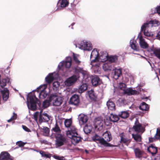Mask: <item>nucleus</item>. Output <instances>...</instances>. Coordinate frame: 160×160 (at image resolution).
<instances>
[{
    "label": "nucleus",
    "mask_w": 160,
    "mask_h": 160,
    "mask_svg": "<svg viewBox=\"0 0 160 160\" xmlns=\"http://www.w3.org/2000/svg\"><path fill=\"white\" fill-rule=\"evenodd\" d=\"M26 144L22 141H19L16 142V145L18 146L19 147H23Z\"/></svg>",
    "instance_id": "nucleus-54"
},
{
    "label": "nucleus",
    "mask_w": 160,
    "mask_h": 160,
    "mask_svg": "<svg viewBox=\"0 0 160 160\" xmlns=\"http://www.w3.org/2000/svg\"><path fill=\"white\" fill-rule=\"evenodd\" d=\"M2 95L3 100L6 101L9 97V90L7 88H5L3 90L1 91Z\"/></svg>",
    "instance_id": "nucleus-15"
},
{
    "label": "nucleus",
    "mask_w": 160,
    "mask_h": 160,
    "mask_svg": "<svg viewBox=\"0 0 160 160\" xmlns=\"http://www.w3.org/2000/svg\"><path fill=\"white\" fill-rule=\"evenodd\" d=\"M132 129L135 132L138 133H140L141 134L145 131L144 128H143L142 124L139 123L138 119H136L134 125L132 127Z\"/></svg>",
    "instance_id": "nucleus-4"
},
{
    "label": "nucleus",
    "mask_w": 160,
    "mask_h": 160,
    "mask_svg": "<svg viewBox=\"0 0 160 160\" xmlns=\"http://www.w3.org/2000/svg\"><path fill=\"white\" fill-rule=\"evenodd\" d=\"M134 151L136 157L138 158L142 157L144 153V151L140 150L138 148H134Z\"/></svg>",
    "instance_id": "nucleus-16"
},
{
    "label": "nucleus",
    "mask_w": 160,
    "mask_h": 160,
    "mask_svg": "<svg viewBox=\"0 0 160 160\" xmlns=\"http://www.w3.org/2000/svg\"><path fill=\"white\" fill-rule=\"evenodd\" d=\"M145 24H148V27H152L153 26L156 27L158 26L159 24V23L158 20H150L149 22H148Z\"/></svg>",
    "instance_id": "nucleus-24"
},
{
    "label": "nucleus",
    "mask_w": 160,
    "mask_h": 160,
    "mask_svg": "<svg viewBox=\"0 0 160 160\" xmlns=\"http://www.w3.org/2000/svg\"><path fill=\"white\" fill-rule=\"evenodd\" d=\"M79 78V77H78L76 75H73L67 79L65 81V84L68 86H70L75 83Z\"/></svg>",
    "instance_id": "nucleus-7"
},
{
    "label": "nucleus",
    "mask_w": 160,
    "mask_h": 160,
    "mask_svg": "<svg viewBox=\"0 0 160 160\" xmlns=\"http://www.w3.org/2000/svg\"><path fill=\"white\" fill-rule=\"evenodd\" d=\"M155 139L153 138H149V142H152L153 141V140H154Z\"/></svg>",
    "instance_id": "nucleus-62"
},
{
    "label": "nucleus",
    "mask_w": 160,
    "mask_h": 160,
    "mask_svg": "<svg viewBox=\"0 0 160 160\" xmlns=\"http://www.w3.org/2000/svg\"><path fill=\"white\" fill-rule=\"evenodd\" d=\"M59 82H58L56 81L54 82L52 84L53 90L55 91H57L59 86Z\"/></svg>",
    "instance_id": "nucleus-41"
},
{
    "label": "nucleus",
    "mask_w": 160,
    "mask_h": 160,
    "mask_svg": "<svg viewBox=\"0 0 160 160\" xmlns=\"http://www.w3.org/2000/svg\"><path fill=\"white\" fill-rule=\"evenodd\" d=\"M99 118H96L95 122L97 124H99L101 122V120L98 119Z\"/></svg>",
    "instance_id": "nucleus-60"
},
{
    "label": "nucleus",
    "mask_w": 160,
    "mask_h": 160,
    "mask_svg": "<svg viewBox=\"0 0 160 160\" xmlns=\"http://www.w3.org/2000/svg\"><path fill=\"white\" fill-rule=\"evenodd\" d=\"M42 111H40L39 113V122L40 123L43 122V120L46 122H48L50 120L49 116L47 113H43L42 115Z\"/></svg>",
    "instance_id": "nucleus-11"
},
{
    "label": "nucleus",
    "mask_w": 160,
    "mask_h": 160,
    "mask_svg": "<svg viewBox=\"0 0 160 160\" xmlns=\"http://www.w3.org/2000/svg\"><path fill=\"white\" fill-rule=\"evenodd\" d=\"M91 82L92 85L95 87L99 85L102 83V80L98 76L96 75L92 76Z\"/></svg>",
    "instance_id": "nucleus-10"
},
{
    "label": "nucleus",
    "mask_w": 160,
    "mask_h": 160,
    "mask_svg": "<svg viewBox=\"0 0 160 160\" xmlns=\"http://www.w3.org/2000/svg\"><path fill=\"white\" fill-rule=\"evenodd\" d=\"M93 58H94L93 59H91V63H93L94 62H97L98 61V57L96 58V57H93Z\"/></svg>",
    "instance_id": "nucleus-58"
},
{
    "label": "nucleus",
    "mask_w": 160,
    "mask_h": 160,
    "mask_svg": "<svg viewBox=\"0 0 160 160\" xmlns=\"http://www.w3.org/2000/svg\"><path fill=\"white\" fill-rule=\"evenodd\" d=\"M131 48L134 50L138 51L139 50V47L137 46L133 41L131 44Z\"/></svg>",
    "instance_id": "nucleus-44"
},
{
    "label": "nucleus",
    "mask_w": 160,
    "mask_h": 160,
    "mask_svg": "<svg viewBox=\"0 0 160 160\" xmlns=\"http://www.w3.org/2000/svg\"><path fill=\"white\" fill-rule=\"evenodd\" d=\"M107 58V60L111 62H115L118 59V57L116 55L108 56Z\"/></svg>",
    "instance_id": "nucleus-32"
},
{
    "label": "nucleus",
    "mask_w": 160,
    "mask_h": 160,
    "mask_svg": "<svg viewBox=\"0 0 160 160\" xmlns=\"http://www.w3.org/2000/svg\"><path fill=\"white\" fill-rule=\"evenodd\" d=\"M67 60L61 62L58 65L59 69L64 66L67 68H69L72 64V58L71 57H68L67 58Z\"/></svg>",
    "instance_id": "nucleus-5"
},
{
    "label": "nucleus",
    "mask_w": 160,
    "mask_h": 160,
    "mask_svg": "<svg viewBox=\"0 0 160 160\" xmlns=\"http://www.w3.org/2000/svg\"><path fill=\"white\" fill-rule=\"evenodd\" d=\"M147 150L149 152L154 156L157 153L158 148L154 144H151L148 148Z\"/></svg>",
    "instance_id": "nucleus-14"
},
{
    "label": "nucleus",
    "mask_w": 160,
    "mask_h": 160,
    "mask_svg": "<svg viewBox=\"0 0 160 160\" xmlns=\"http://www.w3.org/2000/svg\"><path fill=\"white\" fill-rule=\"evenodd\" d=\"M148 24L144 23L141 28V32H143L144 35L147 36L149 37L151 36V34L150 32L148 31H146V28L148 27Z\"/></svg>",
    "instance_id": "nucleus-23"
},
{
    "label": "nucleus",
    "mask_w": 160,
    "mask_h": 160,
    "mask_svg": "<svg viewBox=\"0 0 160 160\" xmlns=\"http://www.w3.org/2000/svg\"><path fill=\"white\" fill-rule=\"evenodd\" d=\"M54 79L53 74L52 73H49L46 77L45 81L48 84L51 83Z\"/></svg>",
    "instance_id": "nucleus-25"
},
{
    "label": "nucleus",
    "mask_w": 160,
    "mask_h": 160,
    "mask_svg": "<svg viewBox=\"0 0 160 160\" xmlns=\"http://www.w3.org/2000/svg\"><path fill=\"white\" fill-rule=\"evenodd\" d=\"M48 95V93L45 90H42L40 93H39V98L40 99H44Z\"/></svg>",
    "instance_id": "nucleus-40"
},
{
    "label": "nucleus",
    "mask_w": 160,
    "mask_h": 160,
    "mask_svg": "<svg viewBox=\"0 0 160 160\" xmlns=\"http://www.w3.org/2000/svg\"><path fill=\"white\" fill-rule=\"evenodd\" d=\"M27 106L29 109L31 110H36L37 108V103L38 104L40 108L42 107L43 109H45L48 107L50 102L49 100H45L42 104L41 102L36 97L34 93H30L28 95L27 98Z\"/></svg>",
    "instance_id": "nucleus-1"
},
{
    "label": "nucleus",
    "mask_w": 160,
    "mask_h": 160,
    "mask_svg": "<svg viewBox=\"0 0 160 160\" xmlns=\"http://www.w3.org/2000/svg\"><path fill=\"white\" fill-rule=\"evenodd\" d=\"M56 139V144L58 147L63 145L67 142L65 137L60 134H57L55 136Z\"/></svg>",
    "instance_id": "nucleus-3"
},
{
    "label": "nucleus",
    "mask_w": 160,
    "mask_h": 160,
    "mask_svg": "<svg viewBox=\"0 0 160 160\" xmlns=\"http://www.w3.org/2000/svg\"><path fill=\"white\" fill-rule=\"evenodd\" d=\"M126 87V84L122 82H120L119 83V88L120 89L124 91V90L125 89Z\"/></svg>",
    "instance_id": "nucleus-49"
},
{
    "label": "nucleus",
    "mask_w": 160,
    "mask_h": 160,
    "mask_svg": "<svg viewBox=\"0 0 160 160\" xmlns=\"http://www.w3.org/2000/svg\"><path fill=\"white\" fill-rule=\"evenodd\" d=\"M139 108L141 110H148L149 108V105L145 102H142L139 106Z\"/></svg>",
    "instance_id": "nucleus-33"
},
{
    "label": "nucleus",
    "mask_w": 160,
    "mask_h": 160,
    "mask_svg": "<svg viewBox=\"0 0 160 160\" xmlns=\"http://www.w3.org/2000/svg\"><path fill=\"white\" fill-rule=\"evenodd\" d=\"M88 121V118L86 115H83L81 116L79 118V122L82 124L86 123Z\"/></svg>",
    "instance_id": "nucleus-34"
},
{
    "label": "nucleus",
    "mask_w": 160,
    "mask_h": 160,
    "mask_svg": "<svg viewBox=\"0 0 160 160\" xmlns=\"http://www.w3.org/2000/svg\"><path fill=\"white\" fill-rule=\"evenodd\" d=\"M51 131L53 132L57 133V134H60L61 132V130L59 127L57 122L56 123L54 127L52 128Z\"/></svg>",
    "instance_id": "nucleus-31"
},
{
    "label": "nucleus",
    "mask_w": 160,
    "mask_h": 160,
    "mask_svg": "<svg viewBox=\"0 0 160 160\" xmlns=\"http://www.w3.org/2000/svg\"><path fill=\"white\" fill-rule=\"evenodd\" d=\"M99 55L98 52L96 49H94L92 51L91 56L90 59H92L93 57H98Z\"/></svg>",
    "instance_id": "nucleus-36"
},
{
    "label": "nucleus",
    "mask_w": 160,
    "mask_h": 160,
    "mask_svg": "<svg viewBox=\"0 0 160 160\" xmlns=\"http://www.w3.org/2000/svg\"><path fill=\"white\" fill-rule=\"evenodd\" d=\"M17 118V114L15 113L14 112L13 113V116L11 117V118L9 120H8L7 121L8 122H10L12 121L15 120Z\"/></svg>",
    "instance_id": "nucleus-51"
},
{
    "label": "nucleus",
    "mask_w": 160,
    "mask_h": 160,
    "mask_svg": "<svg viewBox=\"0 0 160 160\" xmlns=\"http://www.w3.org/2000/svg\"><path fill=\"white\" fill-rule=\"evenodd\" d=\"M54 157L55 159L59 160L60 157L59 156H54Z\"/></svg>",
    "instance_id": "nucleus-64"
},
{
    "label": "nucleus",
    "mask_w": 160,
    "mask_h": 160,
    "mask_svg": "<svg viewBox=\"0 0 160 160\" xmlns=\"http://www.w3.org/2000/svg\"><path fill=\"white\" fill-rule=\"evenodd\" d=\"M41 154L42 157H45L46 158H50L51 157V154H46L45 152L43 151H40L39 152Z\"/></svg>",
    "instance_id": "nucleus-43"
},
{
    "label": "nucleus",
    "mask_w": 160,
    "mask_h": 160,
    "mask_svg": "<svg viewBox=\"0 0 160 160\" xmlns=\"http://www.w3.org/2000/svg\"><path fill=\"white\" fill-rule=\"evenodd\" d=\"M76 71L82 73L83 76H84L86 74V72L82 70V68H76Z\"/></svg>",
    "instance_id": "nucleus-47"
},
{
    "label": "nucleus",
    "mask_w": 160,
    "mask_h": 160,
    "mask_svg": "<svg viewBox=\"0 0 160 160\" xmlns=\"http://www.w3.org/2000/svg\"><path fill=\"white\" fill-rule=\"evenodd\" d=\"M156 9L157 13L160 14V6L158 7Z\"/></svg>",
    "instance_id": "nucleus-63"
},
{
    "label": "nucleus",
    "mask_w": 160,
    "mask_h": 160,
    "mask_svg": "<svg viewBox=\"0 0 160 160\" xmlns=\"http://www.w3.org/2000/svg\"><path fill=\"white\" fill-rule=\"evenodd\" d=\"M92 127L90 124H87L83 128V130L86 134H88L90 133L92 131Z\"/></svg>",
    "instance_id": "nucleus-26"
},
{
    "label": "nucleus",
    "mask_w": 160,
    "mask_h": 160,
    "mask_svg": "<svg viewBox=\"0 0 160 160\" xmlns=\"http://www.w3.org/2000/svg\"><path fill=\"white\" fill-rule=\"evenodd\" d=\"M69 2L67 0H62L61 2V7L64 8L67 7L68 4Z\"/></svg>",
    "instance_id": "nucleus-45"
},
{
    "label": "nucleus",
    "mask_w": 160,
    "mask_h": 160,
    "mask_svg": "<svg viewBox=\"0 0 160 160\" xmlns=\"http://www.w3.org/2000/svg\"><path fill=\"white\" fill-rule=\"evenodd\" d=\"M139 44L141 48L146 49L148 47V44L145 41V40L143 39L142 36H141L139 38Z\"/></svg>",
    "instance_id": "nucleus-19"
},
{
    "label": "nucleus",
    "mask_w": 160,
    "mask_h": 160,
    "mask_svg": "<svg viewBox=\"0 0 160 160\" xmlns=\"http://www.w3.org/2000/svg\"><path fill=\"white\" fill-rule=\"evenodd\" d=\"M119 116L123 118H127L129 116V113L127 111H124L122 112Z\"/></svg>",
    "instance_id": "nucleus-37"
},
{
    "label": "nucleus",
    "mask_w": 160,
    "mask_h": 160,
    "mask_svg": "<svg viewBox=\"0 0 160 160\" xmlns=\"http://www.w3.org/2000/svg\"><path fill=\"white\" fill-rule=\"evenodd\" d=\"M0 160H13L12 157L8 152L4 151L0 154Z\"/></svg>",
    "instance_id": "nucleus-8"
},
{
    "label": "nucleus",
    "mask_w": 160,
    "mask_h": 160,
    "mask_svg": "<svg viewBox=\"0 0 160 160\" xmlns=\"http://www.w3.org/2000/svg\"><path fill=\"white\" fill-rule=\"evenodd\" d=\"M49 101L51 102H52L53 105L55 106H59L62 103V98L58 96L56 94H52L49 97Z\"/></svg>",
    "instance_id": "nucleus-2"
},
{
    "label": "nucleus",
    "mask_w": 160,
    "mask_h": 160,
    "mask_svg": "<svg viewBox=\"0 0 160 160\" xmlns=\"http://www.w3.org/2000/svg\"><path fill=\"white\" fill-rule=\"evenodd\" d=\"M43 132L44 133H45L46 135H48L49 132V129L47 127H44L43 129Z\"/></svg>",
    "instance_id": "nucleus-53"
},
{
    "label": "nucleus",
    "mask_w": 160,
    "mask_h": 160,
    "mask_svg": "<svg viewBox=\"0 0 160 160\" xmlns=\"http://www.w3.org/2000/svg\"><path fill=\"white\" fill-rule=\"evenodd\" d=\"M22 127L23 129L24 130H25V131L28 132H31L30 130L26 126H24V125H22Z\"/></svg>",
    "instance_id": "nucleus-59"
},
{
    "label": "nucleus",
    "mask_w": 160,
    "mask_h": 160,
    "mask_svg": "<svg viewBox=\"0 0 160 160\" xmlns=\"http://www.w3.org/2000/svg\"><path fill=\"white\" fill-rule=\"evenodd\" d=\"M10 72V68H7L6 69H5L3 72V73L5 75L6 77H8V75L9 74Z\"/></svg>",
    "instance_id": "nucleus-50"
},
{
    "label": "nucleus",
    "mask_w": 160,
    "mask_h": 160,
    "mask_svg": "<svg viewBox=\"0 0 160 160\" xmlns=\"http://www.w3.org/2000/svg\"><path fill=\"white\" fill-rule=\"evenodd\" d=\"M88 85L86 83L82 84L79 87L78 90L79 93H81L84 92L87 89Z\"/></svg>",
    "instance_id": "nucleus-30"
},
{
    "label": "nucleus",
    "mask_w": 160,
    "mask_h": 160,
    "mask_svg": "<svg viewBox=\"0 0 160 160\" xmlns=\"http://www.w3.org/2000/svg\"><path fill=\"white\" fill-rule=\"evenodd\" d=\"M73 58L75 62L78 64H79L81 63V61H80L78 58L77 56L74 53H73Z\"/></svg>",
    "instance_id": "nucleus-52"
},
{
    "label": "nucleus",
    "mask_w": 160,
    "mask_h": 160,
    "mask_svg": "<svg viewBox=\"0 0 160 160\" xmlns=\"http://www.w3.org/2000/svg\"><path fill=\"white\" fill-rule=\"evenodd\" d=\"M132 138L136 142H142V138L141 134L140 135L138 133L136 134H132Z\"/></svg>",
    "instance_id": "nucleus-27"
},
{
    "label": "nucleus",
    "mask_w": 160,
    "mask_h": 160,
    "mask_svg": "<svg viewBox=\"0 0 160 160\" xmlns=\"http://www.w3.org/2000/svg\"><path fill=\"white\" fill-rule=\"evenodd\" d=\"M92 139L94 141H98L100 143L102 144L101 141L102 140H104L103 139L101 138L97 134H95L92 137Z\"/></svg>",
    "instance_id": "nucleus-38"
},
{
    "label": "nucleus",
    "mask_w": 160,
    "mask_h": 160,
    "mask_svg": "<svg viewBox=\"0 0 160 160\" xmlns=\"http://www.w3.org/2000/svg\"><path fill=\"white\" fill-rule=\"evenodd\" d=\"M102 67L104 70L106 72L111 71L112 69L111 65L106 63L103 64Z\"/></svg>",
    "instance_id": "nucleus-35"
},
{
    "label": "nucleus",
    "mask_w": 160,
    "mask_h": 160,
    "mask_svg": "<svg viewBox=\"0 0 160 160\" xmlns=\"http://www.w3.org/2000/svg\"><path fill=\"white\" fill-rule=\"evenodd\" d=\"M103 139L106 142H109L112 139V137L111 133L109 132L106 131L103 135Z\"/></svg>",
    "instance_id": "nucleus-18"
},
{
    "label": "nucleus",
    "mask_w": 160,
    "mask_h": 160,
    "mask_svg": "<svg viewBox=\"0 0 160 160\" xmlns=\"http://www.w3.org/2000/svg\"><path fill=\"white\" fill-rule=\"evenodd\" d=\"M109 118L110 121L113 122H117L119 119L118 115L113 114L112 113L111 114Z\"/></svg>",
    "instance_id": "nucleus-28"
},
{
    "label": "nucleus",
    "mask_w": 160,
    "mask_h": 160,
    "mask_svg": "<svg viewBox=\"0 0 160 160\" xmlns=\"http://www.w3.org/2000/svg\"><path fill=\"white\" fill-rule=\"evenodd\" d=\"M155 56L160 59V49L155 48L152 50Z\"/></svg>",
    "instance_id": "nucleus-39"
},
{
    "label": "nucleus",
    "mask_w": 160,
    "mask_h": 160,
    "mask_svg": "<svg viewBox=\"0 0 160 160\" xmlns=\"http://www.w3.org/2000/svg\"><path fill=\"white\" fill-rule=\"evenodd\" d=\"M131 88H129L124 90L123 92L125 94H127L128 95H130Z\"/></svg>",
    "instance_id": "nucleus-55"
},
{
    "label": "nucleus",
    "mask_w": 160,
    "mask_h": 160,
    "mask_svg": "<svg viewBox=\"0 0 160 160\" xmlns=\"http://www.w3.org/2000/svg\"><path fill=\"white\" fill-rule=\"evenodd\" d=\"M10 79L8 77H6L5 78H2V80H0V86L2 88H3L6 86L7 84H10Z\"/></svg>",
    "instance_id": "nucleus-17"
},
{
    "label": "nucleus",
    "mask_w": 160,
    "mask_h": 160,
    "mask_svg": "<svg viewBox=\"0 0 160 160\" xmlns=\"http://www.w3.org/2000/svg\"><path fill=\"white\" fill-rule=\"evenodd\" d=\"M122 75V70L120 69H115L114 70L113 78L116 80L118 79L119 77Z\"/></svg>",
    "instance_id": "nucleus-21"
},
{
    "label": "nucleus",
    "mask_w": 160,
    "mask_h": 160,
    "mask_svg": "<svg viewBox=\"0 0 160 160\" xmlns=\"http://www.w3.org/2000/svg\"><path fill=\"white\" fill-rule=\"evenodd\" d=\"M69 138L71 139L72 142L73 144H76L82 141V138L80 135L78 134L77 135H73L72 137H70Z\"/></svg>",
    "instance_id": "nucleus-12"
},
{
    "label": "nucleus",
    "mask_w": 160,
    "mask_h": 160,
    "mask_svg": "<svg viewBox=\"0 0 160 160\" xmlns=\"http://www.w3.org/2000/svg\"><path fill=\"white\" fill-rule=\"evenodd\" d=\"M131 93L130 95H138L139 94V92L135 90H133L132 88H131Z\"/></svg>",
    "instance_id": "nucleus-56"
},
{
    "label": "nucleus",
    "mask_w": 160,
    "mask_h": 160,
    "mask_svg": "<svg viewBox=\"0 0 160 160\" xmlns=\"http://www.w3.org/2000/svg\"><path fill=\"white\" fill-rule=\"evenodd\" d=\"M160 138V128H158L157 130V132L154 136V138L157 139H159Z\"/></svg>",
    "instance_id": "nucleus-46"
},
{
    "label": "nucleus",
    "mask_w": 160,
    "mask_h": 160,
    "mask_svg": "<svg viewBox=\"0 0 160 160\" xmlns=\"http://www.w3.org/2000/svg\"><path fill=\"white\" fill-rule=\"evenodd\" d=\"M39 115V114L38 112H36L34 113L33 117L34 119L36 121H37L38 120V117Z\"/></svg>",
    "instance_id": "nucleus-57"
},
{
    "label": "nucleus",
    "mask_w": 160,
    "mask_h": 160,
    "mask_svg": "<svg viewBox=\"0 0 160 160\" xmlns=\"http://www.w3.org/2000/svg\"><path fill=\"white\" fill-rule=\"evenodd\" d=\"M80 99L78 95L74 94L70 99V102L72 104L76 105L78 104Z\"/></svg>",
    "instance_id": "nucleus-13"
},
{
    "label": "nucleus",
    "mask_w": 160,
    "mask_h": 160,
    "mask_svg": "<svg viewBox=\"0 0 160 160\" xmlns=\"http://www.w3.org/2000/svg\"><path fill=\"white\" fill-rule=\"evenodd\" d=\"M81 48L84 50L90 51L92 49V45L89 42L83 40L80 42Z\"/></svg>",
    "instance_id": "nucleus-6"
},
{
    "label": "nucleus",
    "mask_w": 160,
    "mask_h": 160,
    "mask_svg": "<svg viewBox=\"0 0 160 160\" xmlns=\"http://www.w3.org/2000/svg\"><path fill=\"white\" fill-rule=\"evenodd\" d=\"M88 95L91 100L95 101L96 100L97 97L93 90H91L88 91Z\"/></svg>",
    "instance_id": "nucleus-20"
},
{
    "label": "nucleus",
    "mask_w": 160,
    "mask_h": 160,
    "mask_svg": "<svg viewBox=\"0 0 160 160\" xmlns=\"http://www.w3.org/2000/svg\"><path fill=\"white\" fill-rule=\"evenodd\" d=\"M123 136H124L123 133H122L120 135V137L121 138V143H122L125 144L128 146L130 143L131 141L127 138H124L123 137Z\"/></svg>",
    "instance_id": "nucleus-22"
},
{
    "label": "nucleus",
    "mask_w": 160,
    "mask_h": 160,
    "mask_svg": "<svg viewBox=\"0 0 160 160\" xmlns=\"http://www.w3.org/2000/svg\"><path fill=\"white\" fill-rule=\"evenodd\" d=\"M72 121L71 119H67L64 121V124L66 127H70L72 126Z\"/></svg>",
    "instance_id": "nucleus-42"
},
{
    "label": "nucleus",
    "mask_w": 160,
    "mask_h": 160,
    "mask_svg": "<svg viewBox=\"0 0 160 160\" xmlns=\"http://www.w3.org/2000/svg\"><path fill=\"white\" fill-rule=\"evenodd\" d=\"M107 106L109 110H115V105L113 102L108 101L107 103Z\"/></svg>",
    "instance_id": "nucleus-29"
},
{
    "label": "nucleus",
    "mask_w": 160,
    "mask_h": 160,
    "mask_svg": "<svg viewBox=\"0 0 160 160\" xmlns=\"http://www.w3.org/2000/svg\"><path fill=\"white\" fill-rule=\"evenodd\" d=\"M156 37L159 40H160V31H159L157 34Z\"/></svg>",
    "instance_id": "nucleus-61"
},
{
    "label": "nucleus",
    "mask_w": 160,
    "mask_h": 160,
    "mask_svg": "<svg viewBox=\"0 0 160 160\" xmlns=\"http://www.w3.org/2000/svg\"><path fill=\"white\" fill-rule=\"evenodd\" d=\"M107 142V141L106 142L104 140H102V141H101L102 144L105 147H112L113 146V145Z\"/></svg>",
    "instance_id": "nucleus-48"
},
{
    "label": "nucleus",
    "mask_w": 160,
    "mask_h": 160,
    "mask_svg": "<svg viewBox=\"0 0 160 160\" xmlns=\"http://www.w3.org/2000/svg\"><path fill=\"white\" fill-rule=\"evenodd\" d=\"M70 129L67 132V135L68 137H72L73 135H77L78 134V129L75 126H71Z\"/></svg>",
    "instance_id": "nucleus-9"
}]
</instances>
